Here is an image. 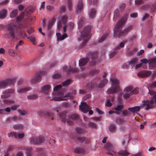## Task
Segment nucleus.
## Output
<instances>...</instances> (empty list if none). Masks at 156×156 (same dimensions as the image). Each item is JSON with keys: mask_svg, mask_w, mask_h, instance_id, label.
Wrapping results in <instances>:
<instances>
[{"mask_svg": "<svg viewBox=\"0 0 156 156\" xmlns=\"http://www.w3.org/2000/svg\"><path fill=\"white\" fill-rule=\"evenodd\" d=\"M35 10V8L34 7H30L26 8L24 12H22L16 17V23H11L7 26L6 28L8 32L6 35L9 36L8 37L9 38L10 37L12 38L15 39L16 34L18 30H22L28 27L27 19L25 20L22 23H20V22L23 19L24 16L33 12Z\"/></svg>", "mask_w": 156, "mask_h": 156, "instance_id": "obj_1", "label": "nucleus"}, {"mask_svg": "<svg viewBox=\"0 0 156 156\" xmlns=\"http://www.w3.org/2000/svg\"><path fill=\"white\" fill-rule=\"evenodd\" d=\"M128 15L125 14L118 22L114 29V36L119 38L125 36L133 28L131 25L126 28L123 31L121 30L123 25L126 22L127 20Z\"/></svg>", "mask_w": 156, "mask_h": 156, "instance_id": "obj_2", "label": "nucleus"}, {"mask_svg": "<svg viewBox=\"0 0 156 156\" xmlns=\"http://www.w3.org/2000/svg\"><path fill=\"white\" fill-rule=\"evenodd\" d=\"M149 90V94L153 96L151 98L150 100L144 101L143 108L145 110L151 108L155 106L156 104V92L150 90V87H148Z\"/></svg>", "mask_w": 156, "mask_h": 156, "instance_id": "obj_3", "label": "nucleus"}, {"mask_svg": "<svg viewBox=\"0 0 156 156\" xmlns=\"http://www.w3.org/2000/svg\"><path fill=\"white\" fill-rule=\"evenodd\" d=\"M67 17L66 16H60L58 18V28L60 30L62 27V25H64L63 30L65 32L67 29H71L74 27V23H69L66 24V21L67 19Z\"/></svg>", "mask_w": 156, "mask_h": 156, "instance_id": "obj_4", "label": "nucleus"}, {"mask_svg": "<svg viewBox=\"0 0 156 156\" xmlns=\"http://www.w3.org/2000/svg\"><path fill=\"white\" fill-rule=\"evenodd\" d=\"M90 26L85 27L83 31L81 32V36L78 39L79 41H83L81 44V47H83L86 45L87 41L89 39V35L90 33Z\"/></svg>", "mask_w": 156, "mask_h": 156, "instance_id": "obj_5", "label": "nucleus"}, {"mask_svg": "<svg viewBox=\"0 0 156 156\" xmlns=\"http://www.w3.org/2000/svg\"><path fill=\"white\" fill-rule=\"evenodd\" d=\"M62 85L59 84L56 86L54 88V92L52 93L53 97L51 100L55 101H62L66 100V99H62V97L63 96V92L59 91V90L62 87Z\"/></svg>", "mask_w": 156, "mask_h": 156, "instance_id": "obj_6", "label": "nucleus"}, {"mask_svg": "<svg viewBox=\"0 0 156 156\" xmlns=\"http://www.w3.org/2000/svg\"><path fill=\"white\" fill-rule=\"evenodd\" d=\"M111 80L112 82V87L108 90L107 92L108 94L116 93L120 89L119 80L116 78H114L111 79Z\"/></svg>", "mask_w": 156, "mask_h": 156, "instance_id": "obj_7", "label": "nucleus"}, {"mask_svg": "<svg viewBox=\"0 0 156 156\" xmlns=\"http://www.w3.org/2000/svg\"><path fill=\"white\" fill-rule=\"evenodd\" d=\"M59 117L61 119V121L64 122H67L68 125H72L73 122L68 119L69 118V115L67 112H64L59 113Z\"/></svg>", "mask_w": 156, "mask_h": 156, "instance_id": "obj_8", "label": "nucleus"}, {"mask_svg": "<svg viewBox=\"0 0 156 156\" xmlns=\"http://www.w3.org/2000/svg\"><path fill=\"white\" fill-rule=\"evenodd\" d=\"M105 148L107 150L106 152L107 154L111 155H114L116 154V151L113 145L109 143H107L105 145Z\"/></svg>", "mask_w": 156, "mask_h": 156, "instance_id": "obj_9", "label": "nucleus"}, {"mask_svg": "<svg viewBox=\"0 0 156 156\" xmlns=\"http://www.w3.org/2000/svg\"><path fill=\"white\" fill-rule=\"evenodd\" d=\"M44 137L40 136L37 137L35 136H32L30 139V141L32 144H38L42 143L44 140Z\"/></svg>", "mask_w": 156, "mask_h": 156, "instance_id": "obj_10", "label": "nucleus"}, {"mask_svg": "<svg viewBox=\"0 0 156 156\" xmlns=\"http://www.w3.org/2000/svg\"><path fill=\"white\" fill-rule=\"evenodd\" d=\"M88 57L91 58V60L90 62V65L93 66L95 65L97 62L96 58L97 56V53L96 51L90 52L89 53Z\"/></svg>", "mask_w": 156, "mask_h": 156, "instance_id": "obj_11", "label": "nucleus"}, {"mask_svg": "<svg viewBox=\"0 0 156 156\" xmlns=\"http://www.w3.org/2000/svg\"><path fill=\"white\" fill-rule=\"evenodd\" d=\"M140 8L141 10H146L150 8L151 9V13L154 12L156 11V3L152 5H151L150 3H147L141 6Z\"/></svg>", "mask_w": 156, "mask_h": 156, "instance_id": "obj_12", "label": "nucleus"}, {"mask_svg": "<svg viewBox=\"0 0 156 156\" xmlns=\"http://www.w3.org/2000/svg\"><path fill=\"white\" fill-rule=\"evenodd\" d=\"M15 90L14 89H10L6 90L2 92V94L1 97L2 98H5L9 97L10 94L14 93Z\"/></svg>", "mask_w": 156, "mask_h": 156, "instance_id": "obj_13", "label": "nucleus"}, {"mask_svg": "<svg viewBox=\"0 0 156 156\" xmlns=\"http://www.w3.org/2000/svg\"><path fill=\"white\" fill-rule=\"evenodd\" d=\"M44 72L43 71H41L37 73V74L36 76L31 79V82L32 83H35L40 81L41 78V76L44 74Z\"/></svg>", "mask_w": 156, "mask_h": 156, "instance_id": "obj_14", "label": "nucleus"}, {"mask_svg": "<svg viewBox=\"0 0 156 156\" xmlns=\"http://www.w3.org/2000/svg\"><path fill=\"white\" fill-rule=\"evenodd\" d=\"M79 108L81 111L84 113L87 112L90 109L87 104L84 102L81 103L79 106Z\"/></svg>", "mask_w": 156, "mask_h": 156, "instance_id": "obj_15", "label": "nucleus"}, {"mask_svg": "<svg viewBox=\"0 0 156 156\" xmlns=\"http://www.w3.org/2000/svg\"><path fill=\"white\" fill-rule=\"evenodd\" d=\"M151 74V72L150 71L144 70L138 73L137 75L138 76L143 78L149 76Z\"/></svg>", "mask_w": 156, "mask_h": 156, "instance_id": "obj_16", "label": "nucleus"}, {"mask_svg": "<svg viewBox=\"0 0 156 156\" xmlns=\"http://www.w3.org/2000/svg\"><path fill=\"white\" fill-rule=\"evenodd\" d=\"M83 7V2L82 0H79L78 1L76 12L77 14L81 12Z\"/></svg>", "mask_w": 156, "mask_h": 156, "instance_id": "obj_17", "label": "nucleus"}, {"mask_svg": "<svg viewBox=\"0 0 156 156\" xmlns=\"http://www.w3.org/2000/svg\"><path fill=\"white\" fill-rule=\"evenodd\" d=\"M143 106L144 104L141 106H136L132 108H128V110L133 112V113H134L135 112L139 111L140 110L141 108L144 109L143 107Z\"/></svg>", "mask_w": 156, "mask_h": 156, "instance_id": "obj_18", "label": "nucleus"}, {"mask_svg": "<svg viewBox=\"0 0 156 156\" xmlns=\"http://www.w3.org/2000/svg\"><path fill=\"white\" fill-rule=\"evenodd\" d=\"M107 74L106 73H105L104 74L103 76V77L104 78H105ZM108 82V80L104 78L102 80V81L98 85V87L99 88H102L103 87L105 84H107Z\"/></svg>", "mask_w": 156, "mask_h": 156, "instance_id": "obj_19", "label": "nucleus"}, {"mask_svg": "<svg viewBox=\"0 0 156 156\" xmlns=\"http://www.w3.org/2000/svg\"><path fill=\"white\" fill-rule=\"evenodd\" d=\"M88 57L86 58H82L79 61V66L80 67L85 65L89 61Z\"/></svg>", "mask_w": 156, "mask_h": 156, "instance_id": "obj_20", "label": "nucleus"}, {"mask_svg": "<svg viewBox=\"0 0 156 156\" xmlns=\"http://www.w3.org/2000/svg\"><path fill=\"white\" fill-rule=\"evenodd\" d=\"M50 88V86L49 85L44 86L42 88V92L45 94H48L49 92V90Z\"/></svg>", "mask_w": 156, "mask_h": 156, "instance_id": "obj_21", "label": "nucleus"}, {"mask_svg": "<svg viewBox=\"0 0 156 156\" xmlns=\"http://www.w3.org/2000/svg\"><path fill=\"white\" fill-rule=\"evenodd\" d=\"M63 69L65 71H67L68 72L73 73H77L78 72V69L76 68H73L70 67L68 68L66 66L63 67Z\"/></svg>", "mask_w": 156, "mask_h": 156, "instance_id": "obj_22", "label": "nucleus"}, {"mask_svg": "<svg viewBox=\"0 0 156 156\" xmlns=\"http://www.w3.org/2000/svg\"><path fill=\"white\" fill-rule=\"evenodd\" d=\"M74 152L77 154H84L86 152V150L82 148L77 147L75 149Z\"/></svg>", "mask_w": 156, "mask_h": 156, "instance_id": "obj_23", "label": "nucleus"}, {"mask_svg": "<svg viewBox=\"0 0 156 156\" xmlns=\"http://www.w3.org/2000/svg\"><path fill=\"white\" fill-rule=\"evenodd\" d=\"M16 80V78H14L5 80L6 86L9 85H11L14 84Z\"/></svg>", "mask_w": 156, "mask_h": 156, "instance_id": "obj_24", "label": "nucleus"}, {"mask_svg": "<svg viewBox=\"0 0 156 156\" xmlns=\"http://www.w3.org/2000/svg\"><path fill=\"white\" fill-rule=\"evenodd\" d=\"M77 140L80 142L82 143L84 142L85 144H88L90 142V140L88 139H86L83 137H79L77 138Z\"/></svg>", "mask_w": 156, "mask_h": 156, "instance_id": "obj_25", "label": "nucleus"}, {"mask_svg": "<svg viewBox=\"0 0 156 156\" xmlns=\"http://www.w3.org/2000/svg\"><path fill=\"white\" fill-rule=\"evenodd\" d=\"M96 13V10L95 9H90L89 15L90 18H93L95 17Z\"/></svg>", "mask_w": 156, "mask_h": 156, "instance_id": "obj_26", "label": "nucleus"}, {"mask_svg": "<svg viewBox=\"0 0 156 156\" xmlns=\"http://www.w3.org/2000/svg\"><path fill=\"white\" fill-rule=\"evenodd\" d=\"M97 83L95 82V80L90 83H88L87 84V87L90 89L94 88L97 86Z\"/></svg>", "mask_w": 156, "mask_h": 156, "instance_id": "obj_27", "label": "nucleus"}, {"mask_svg": "<svg viewBox=\"0 0 156 156\" xmlns=\"http://www.w3.org/2000/svg\"><path fill=\"white\" fill-rule=\"evenodd\" d=\"M149 65L153 67H156V57L149 59Z\"/></svg>", "mask_w": 156, "mask_h": 156, "instance_id": "obj_28", "label": "nucleus"}, {"mask_svg": "<svg viewBox=\"0 0 156 156\" xmlns=\"http://www.w3.org/2000/svg\"><path fill=\"white\" fill-rule=\"evenodd\" d=\"M119 49V47L117 46L115 48L114 51L110 52L109 54V56L110 58H112L114 56L118 53L117 50Z\"/></svg>", "mask_w": 156, "mask_h": 156, "instance_id": "obj_29", "label": "nucleus"}, {"mask_svg": "<svg viewBox=\"0 0 156 156\" xmlns=\"http://www.w3.org/2000/svg\"><path fill=\"white\" fill-rule=\"evenodd\" d=\"M7 10L3 9L0 11V19H3L6 16Z\"/></svg>", "mask_w": 156, "mask_h": 156, "instance_id": "obj_30", "label": "nucleus"}, {"mask_svg": "<svg viewBox=\"0 0 156 156\" xmlns=\"http://www.w3.org/2000/svg\"><path fill=\"white\" fill-rule=\"evenodd\" d=\"M123 105H118L114 108V110L116 111V113L118 115H119L120 113L119 111L123 108Z\"/></svg>", "mask_w": 156, "mask_h": 156, "instance_id": "obj_31", "label": "nucleus"}, {"mask_svg": "<svg viewBox=\"0 0 156 156\" xmlns=\"http://www.w3.org/2000/svg\"><path fill=\"white\" fill-rule=\"evenodd\" d=\"M31 89L29 87H27L22 88L17 90V92L21 94L30 90Z\"/></svg>", "mask_w": 156, "mask_h": 156, "instance_id": "obj_32", "label": "nucleus"}, {"mask_svg": "<svg viewBox=\"0 0 156 156\" xmlns=\"http://www.w3.org/2000/svg\"><path fill=\"white\" fill-rule=\"evenodd\" d=\"M117 154L119 155L123 156H127L128 155L129 153L126 150H121L117 152Z\"/></svg>", "mask_w": 156, "mask_h": 156, "instance_id": "obj_33", "label": "nucleus"}, {"mask_svg": "<svg viewBox=\"0 0 156 156\" xmlns=\"http://www.w3.org/2000/svg\"><path fill=\"white\" fill-rule=\"evenodd\" d=\"M18 13L17 9H15L12 10L10 14V17L11 18H13L15 17Z\"/></svg>", "mask_w": 156, "mask_h": 156, "instance_id": "obj_34", "label": "nucleus"}, {"mask_svg": "<svg viewBox=\"0 0 156 156\" xmlns=\"http://www.w3.org/2000/svg\"><path fill=\"white\" fill-rule=\"evenodd\" d=\"M109 129L110 132H115L116 129V127L115 125L113 124H111L109 127Z\"/></svg>", "mask_w": 156, "mask_h": 156, "instance_id": "obj_35", "label": "nucleus"}, {"mask_svg": "<svg viewBox=\"0 0 156 156\" xmlns=\"http://www.w3.org/2000/svg\"><path fill=\"white\" fill-rule=\"evenodd\" d=\"M137 60L136 58H134L129 62V64L131 66H134L137 63Z\"/></svg>", "mask_w": 156, "mask_h": 156, "instance_id": "obj_36", "label": "nucleus"}, {"mask_svg": "<svg viewBox=\"0 0 156 156\" xmlns=\"http://www.w3.org/2000/svg\"><path fill=\"white\" fill-rule=\"evenodd\" d=\"M133 89V87L132 86H129L126 87L124 90L123 92H130Z\"/></svg>", "mask_w": 156, "mask_h": 156, "instance_id": "obj_37", "label": "nucleus"}, {"mask_svg": "<svg viewBox=\"0 0 156 156\" xmlns=\"http://www.w3.org/2000/svg\"><path fill=\"white\" fill-rule=\"evenodd\" d=\"M8 52L9 55L12 56H15L16 54V51L12 49H9L8 51Z\"/></svg>", "mask_w": 156, "mask_h": 156, "instance_id": "obj_38", "label": "nucleus"}, {"mask_svg": "<svg viewBox=\"0 0 156 156\" xmlns=\"http://www.w3.org/2000/svg\"><path fill=\"white\" fill-rule=\"evenodd\" d=\"M38 96L36 94L29 95L27 96V98L29 100H33L36 99Z\"/></svg>", "mask_w": 156, "mask_h": 156, "instance_id": "obj_39", "label": "nucleus"}, {"mask_svg": "<svg viewBox=\"0 0 156 156\" xmlns=\"http://www.w3.org/2000/svg\"><path fill=\"white\" fill-rule=\"evenodd\" d=\"M14 129H22L23 128V126L21 124H16L13 126Z\"/></svg>", "mask_w": 156, "mask_h": 156, "instance_id": "obj_40", "label": "nucleus"}, {"mask_svg": "<svg viewBox=\"0 0 156 156\" xmlns=\"http://www.w3.org/2000/svg\"><path fill=\"white\" fill-rule=\"evenodd\" d=\"M72 0H68L67 6L69 11H71L72 8Z\"/></svg>", "mask_w": 156, "mask_h": 156, "instance_id": "obj_41", "label": "nucleus"}, {"mask_svg": "<svg viewBox=\"0 0 156 156\" xmlns=\"http://www.w3.org/2000/svg\"><path fill=\"white\" fill-rule=\"evenodd\" d=\"M70 118L73 120H75L79 118V115L76 114H74L70 116Z\"/></svg>", "mask_w": 156, "mask_h": 156, "instance_id": "obj_42", "label": "nucleus"}, {"mask_svg": "<svg viewBox=\"0 0 156 156\" xmlns=\"http://www.w3.org/2000/svg\"><path fill=\"white\" fill-rule=\"evenodd\" d=\"M88 127H90L92 128H95L97 127L96 124L92 122H90L87 124Z\"/></svg>", "mask_w": 156, "mask_h": 156, "instance_id": "obj_43", "label": "nucleus"}, {"mask_svg": "<svg viewBox=\"0 0 156 156\" xmlns=\"http://www.w3.org/2000/svg\"><path fill=\"white\" fill-rule=\"evenodd\" d=\"M108 33H106L104 34L101 38L98 41L99 42L101 43L103 42L107 37L108 36Z\"/></svg>", "mask_w": 156, "mask_h": 156, "instance_id": "obj_44", "label": "nucleus"}, {"mask_svg": "<svg viewBox=\"0 0 156 156\" xmlns=\"http://www.w3.org/2000/svg\"><path fill=\"white\" fill-rule=\"evenodd\" d=\"M72 96V94L70 92H69L66 94H65V95H64V94L63 96H62V99H66L67 100V99H68L69 98H71Z\"/></svg>", "mask_w": 156, "mask_h": 156, "instance_id": "obj_45", "label": "nucleus"}, {"mask_svg": "<svg viewBox=\"0 0 156 156\" xmlns=\"http://www.w3.org/2000/svg\"><path fill=\"white\" fill-rule=\"evenodd\" d=\"M84 20V17H81L80 20L79 21L78 23L79 26V27H81L83 25Z\"/></svg>", "mask_w": 156, "mask_h": 156, "instance_id": "obj_46", "label": "nucleus"}, {"mask_svg": "<svg viewBox=\"0 0 156 156\" xmlns=\"http://www.w3.org/2000/svg\"><path fill=\"white\" fill-rule=\"evenodd\" d=\"M6 87L5 80L0 81V88H4Z\"/></svg>", "mask_w": 156, "mask_h": 156, "instance_id": "obj_47", "label": "nucleus"}, {"mask_svg": "<svg viewBox=\"0 0 156 156\" xmlns=\"http://www.w3.org/2000/svg\"><path fill=\"white\" fill-rule=\"evenodd\" d=\"M32 148L31 147H19V149L21 150H25L26 151L32 150Z\"/></svg>", "mask_w": 156, "mask_h": 156, "instance_id": "obj_48", "label": "nucleus"}, {"mask_svg": "<svg viewBox=\"0 0 156 156\" xmlns=\"http://www.w3.org/2000/svg\"><path fill=\"white\" fill-rule=\"evenodd\" d=\"M122 113L123 116H129L130 115V112L126 110L123 111Z\"/></svg>", "mask_w": 156, "mask_h": 156, "instance_id": "obj_49", "label": "nucleus"}, {"mask_svg": "<svg viewBox=\"0 0 156 156\" xmlns=\"http://www.w3.org/2000/svg\"><path fill=\"white\" fill-rule=\"evenodd\" d=\"M126 93L125 94H123V96L124 98L125 99H127L129 98L131 95V93H128L127 92H126Z\"/></svg>", "mask_w": 156, "mask_h": 156, "instance_id": "obj_50", "label": "nucleus"}, {"mask_svg": "<svg viewBox=\"0 0 156 156\" xmlns=\"http://www.w3.org/2000/svg\"><path fill=\"white\" fill-rule=\"evenodd\" d=\"M46 115L50 119H51L52 120L54 119V116L53 113L48 112L47 113Z\"/></svg>", "mask_w": 156, "mask_h": 156, "instance_id": "obj_51", "label": "nucleus"}, {"mask_svg": "<svg viewBox=\"0 0 156 156\" xmlns=\"http://www.w3.org/2000/svg\"><path fill=\"white\" fill-rule=\"evenodd\" d=\"M55 21V20L54 19H53V20H51L49 22L48 27V29H49L50 28H51V26L53 25Z\"/></svg>", "mask_w": 156, "mask_h": 156, "instance_id": "obj_52", "label": "nucleus"}, {"mask_svg": "<svg viewBox=\"0 0 156 156\" xmlns=\"http://www.w3.org/2000/svg\"><path fill=\"white\" fill-rule=\"evenodd\" d=\"M77 133L79 134L83 133L84 132V130L80 128H77L76 129Z\"/></svg>", "mask_w": 156, "mask_h": 156, "instance_id": "obj_53", "label": "nucleus"}, {"mask_svg": "<svg viewBox=\"0 0 156 156\" xmlns=\"http://www.w3.org/2000/svg\"><path fill=\"white\" fill-rule=\"evenodd\" d=\"M116 122L119 124H122L124 122V120L121 118H118L116 119Z\"/></svg>", "mask_w": 156, "mask_h": 156, "instance_id": "obj_54", "label": "nucleus"}, {"mask_svg": "<svg viewBox=\"0 0 156 156\" xmlns=\"http://www.w3.org/2000/svg\"><path fill=\"white\" fill-rule=\"evenodd\" d=\"M8 136L9 137L10 136H14L15 138H16L17 137V134L15 132H11L9 133H8Z\"/></svg>", "mask_w": 156, "mask_h": 156, "instance_id": "obj_55", "label": "nucleus"}, {"mask_svg": "<svg viewBox=\"0 0 156 156\" xmlns=\"http://www.w3.org/2000/svg\"><path fill=\"white\" fill-rule=\"evenodd\" d=\"M71 82V80H67L62 83V85L63 86H66L68 85Z\"/></svg>", "mask_w": 156, "mask_h": 156, "instance_id": "obj_56", "label": "nucleus"}, {"mask_svg": "<svg viewBox=\"0 0 156 156\" xmlns=\"http://www.w3.org/2000/svg\"><path fill=\"white\" fill-rule=\"evenodd\" d=\"M99 73V70H93L90 72V73L91 75H94L98 73Z\"/></svg>", "mask_w": 156, "mask_h": 156, "instance_id": "obj_57", "label": "nucleus"}, {"mask_svg": "<svg viewBox=\"0 0 156 156\" xmlns=\"http://www.w3.org/2000/svg\"><path fill=\"white\" fill-rule=\"evenodd\" d=\"M139 91L138 88H136L130 92L131 95L136 94L138 93Z\"/></svg>", "mask_w": 156, "mask_h": 156, "instance_id": "obj_58", "label": "nucleus"}, {"mask_svg": "<svg viewBox=\"0 0 156 156\" xmlns=\"http://www.w3.org/2000/svg\"><path fill=\"white\" fill-rule=\"evenodd\" d=\"M11 119L12 120L14 121L19 120L21 119L19 117H18L16 116H14L13 117H11Z\"/></svg>", "mask_w": 156, "mask_h": 156, "instance_id": "obj_59", "label": "nucleus"}, {"mask_svg": "<svg viewBox=\"0 0 156 156\" xmlns=\"http://www.w3.org/2000/svg\"><path fill=\"white\" fill-rule=\"evenodd\" d=\"M66 6L65 5H62L60 7V12H64L66 10Z\"/></svg>", "mask_w": 156, "mask_h": 156, "instance_id": "obj_60", "label": "nucleus"}, {"mask_svg": "<svg viewBox=\"0 0 156 156\" xmlns=\"http://www.w3.org/2000/svg\"><path fill=\"white\" fill-rule=\"evenodd\" d=\"M28 38L30 39V41L33 44H35V39L34 37L33 36H31L29 37Z\"/></svg>", "mask_w": 156, "mask_h": 156, "instance_id": "obj_61", "label": "nucleus"}, {"mask_svg": "<svg viewBox=\"0 0 156 156\" xmlns=\"http://www.w3.org/2000/svg\"><path fill=\"white\" fill-rule=\"evenodd\" d=\"M126 7V4L125 3H122L119 6L120 10L122 11L124 10Z\"/></svg>", "mask_w": 156, "mask_h": 156, "instance_id": "obj_62", "label": "nucleus"}, {"mask_svg": "<svg viewBox=\"0 0 156 156\" xmlns=\"http://www.w3.org/2000/svg\"><path fill=\"white\" fill-rule=\"evenodd\" d=\"M150 87L151 88H156V81H154L152 82L150 85Z\"/></svg>", "mask_w": 156, "mask_h": 156, "instance_id": "obj_63", "label": "nucleus"}, {"mask_svg": "<svg viewBox=\"0 0 156 156\" xmlns=\"http://www.w3.org/2000/svg\"><path fill=\"white\" fill-rule=\"evenodd\" d=\"M149 16V14L147 13H146L142 18V20L143 21H144L147 19Z\"/></svg>", "mask_w": 156, "mask_h": 156, "instance_id": "obj_64", "label": "nucleus"}]
</instances>
